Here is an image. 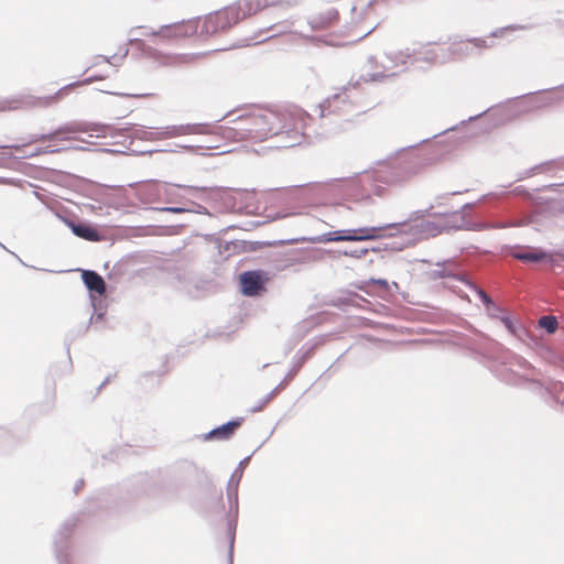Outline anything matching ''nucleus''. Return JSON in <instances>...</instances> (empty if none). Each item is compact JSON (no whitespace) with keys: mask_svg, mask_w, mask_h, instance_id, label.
<instances>
[{"mask_svg":"<svg viewBox=\"0 0 564 564\" xmlns=\"http://www.w3.org/2000/svg\"><path fill=\"white\" fill-rule=\"evenodd\" d=\"M338 10L330 6H321L310 18V25L315 31H324L335 26L339 22Z\"/></svg>","mask_w":564,"mask_h":564,"instance_id":"nucleus-5","label":"nucleus"},{"mask_svg":"<svg viewBox=\"0 0 564 564\" xmlns=\"http://www.w3.org/2000/svg\"><path fill=\"white\" fill-rule=\"evenodd\" d=\"M200 149H215V148H218L217 145H202L199 147Z\"/></svg>","mask_w":564,"mask_h":564,"instance_id":"nucleus-23","label":"nucleus"},{"mask_svg":"<svg viewBox=\"0 0 564 564\" xmlns=\"http://www.w3.org/2000/svg\"><path fill=\"white\" fill-rule=\"evenodd\" d=\"M469 43H471L475 47H478V48H487L490 46L485 39H480V37H475L473 40H469Z\"/></svg>","mask_w":564,"mask_h":564,"instance_id":"nucleus-18","label":"nucleus"},{"mask_svg":"<svg viewBox=\"0 0 564 564\" xmlns=\"http://www.w3.org/2000/svg\"><path fill=\"white\" fill-rule=\"evenodd\" d=\"M210 133L209 127L207 124L196 123V124H184L178 127H173L172 135H187V134H207Z\"/></svg>","mask_w":564,"mask_h":564,"instance_id":"nucleus-12","label":"nucleus"},{"mask_svg":"<svg viewBox=\"0 0 564 564\" xmlns=\"http://www.w3.org/2000/svg\"><path fill=\"white\" fill-rule=\"evenodd\" d=\"M240 119L246 128L249 141H263L286 128V126L281 124L279 115L272 111L246 113L241 115Z\"/></svg>","mask_w":564,"mask_h":564,"instance_id":"nucleus-1","label":"nucleus"},{"mask_svg":"<svg viewBox=\"0 0 564 564\" xmlns=\"http://www.w3.org/2000/svg\"><path fill=\"white\" fill-rule=\"evenodd\" d=\"M195 20L198 22V34L200 35L225 32L240 21L232 4Z\"/></svg>","mask_w":564,"mask_h":564,"instance_id":"nucleus-3","label":"nucleus"},{"mask_svg":"<svg viewBox=\"0 0 564 564\" xmlns=\"http://www.w3.org/2000/svg\"><path fill=\"white\" fill-rule=\"evenodd\" d=\"M419 232L427 238L440 235L445 228V223L442 219L422 220L416 225Z\"/></svg>","mask_w":564,"mask_h":564,"instance_id":"nucleus-9","label":"nucleus"},{"mask_svg":"<svg viewBox=\"0 0 564 564\" xmlns=\"http://www.w3.org/2000/svg\"><path fill=\"white\" fill-rule=\"evenodd\" d=\"M241 425V421H230L209 433V437L218 438V440H228L230 438L235 431Z\"/></svg>","mask_w":564,"mask_h":564,"instance_id":"nucleus-13","label":"nucleus"},{"mask_svg":"<svg viewBox=\"0 0 564 564\" xmlns=\"http://www.w3.org/2000/svg\"><path fill=\"white\" fill-rule=\"evenodd\" d=\"M281 2V0H239L232 7L236 9L239 20H242L267 8L279 6Z\"/></svg>","mask_w":564,"mask_h":564,"instance_id":"nucleus-6","label":"nucleus"},{"mask_svg":"<svg viewBox=\"0 0 564 564\" xmlns=\"http://www.w3.org/2000/svg\"><path fill=\"white\" fill-rule=\"evenodd\" d=\"M141 34L153 42H172L198 34V22L194 19L165 24L158 30H149L145 26L140 28Z\"/></svg>","mask_w":564,"mask_h":564,"instance_id":"nucleus-2","label":"nucleus"},{"mask_svg":"<svg viewBox=\"0 0 564 564\" xmlns=\"http://www.w3.org/2000/svg\"><path fill=\"white\" fill-rule=\"evenodd\" d=\"M229 123V126L219 127V133L223 138L232 142L249 141L240 116L231 120Z\"/></svg>","mask_w":564,"mask_h":564,"instance_id":"nucleus-8","label":"nucleus"},{"mask_svg":"<svg viewBox=\"0 0 564 564\" xmlns=\"http://www.w3.org/2000/svg\"><path fill=\"white\" fill-rule=\"evenodd\" d=\"M503 31H505L503 29L497 30V31L492 32L491 36L497 37V36L501 35L503 33Z\"/></svg>","mask_w":564,"mask_h":564,"instance_id":"nucleus-21","label":"nucleus"},{"mask_svg":"<svg viewBox=\"0 0 564 564\" xmlns=\"http://www.w3.org/2000/svg\"><path fill=\"white\" fill-rule=\"evenodd\" d=\"M384 4V0H372L362 10L367 17L376 14V7Z\"/></svg>","mask_w":564,"mask_h":564,"instance_id":"nucleus-16","label":"nucleus"},{"mask_svg":"<svg viewBox=\"0 0 564 564\" xmlns=\"http://www.w3.org/2000/svg\"><path fill=\"white\" fill-rule=\"evenodd\" d=\"M539 325L544 328L549 334L556 332L558 323L555 316L546 315L539 319Z\"/></svg>","mask_w":564,"mask_h":564,"instance_id":"nucleus-15","label":"nucleus"},{"mask_svg":"<svg viewBox=\"0 0 564 564\" xmlns=\"http://www.w3.org/2000/svg\"><path fill=\"white\" fill-rule=\"evenodd\" d=\"M481 296H482V299H484L485 301H488V296H487V294H486V293L481 292Z\"/></svg>","mask_w":564,"mask_h":564,"instance_id":"nucleus-24","label":"nucleus"},{"mask_svg":"<svg viewBox=\"0 0 564 564\" xmlns=\"http://www.w3.org/2000/svg\"><path fill=\"white\" fill-rule=\"evenodd\" d=\"M513 258L523 262H539L549 257V254L539 248H529L527 250L512 253Z\"/></svg>","mask_w":564,"mask_h":564,"instance_id":"nucleus-11","label":"nucleus"},{"mask_svg":"<svg viewBox=\"0 0 564 564\" xmlns=\"http://www.w3.org/2000/svg\"><path fill=\"white\" fill-rule=\"evenodd\" d=\"M73 232L76 236L84 238L86 240H89V241H98L99 240V234L97 232V230L87 225L73 226Z\"/></svg>","mask_w":564,"mask_h":564,"instance_id":"nucleus-14","label":"nucleus"},{"mask_svg":"<svg viewBox=\"0 0 564 564\" xmlns=\"http://www.w3.org/2000/svg\"><path fill=\"white\" fill-rule=\"evenodd\" d=\"M57 134H58V132L52 133L50 135H42L41 140H52V139H55L57 137Z\"/></svg>","mask_w":564,"mask_h":564,"instance_id":"nucleus-20","label":"nucleus"},{"mask_svg":"<svg viewBox=\"0 0 564 564\" xmlns=\"http://www.w3.org/2000/svg\"><path fill=\"white\" fill-rule=\"evenodd\" d=\"M377 26L378 22H371L368 30L360 37H365L366 35L370 34Z\"/></svg>","mask_w":564,"mask_h":564,"instance_id":"nucleus-19","label":"nucleus"},{"mask_svg":"<svg viewBox=\"0 0 564 564\" xmlns=\"http://www.w3.org/2000/svg\"><path fill=\"white\" fill-rule=\"evenodd\" d=\"M278 394V389H274L273 391H271L262 401L261 403L258 405V406H254L252 409L253 412H257V411H261L264 406H267V404H269L274 398L275 395Z\"/></svg>","mask_w":564,"mask_h":564,"instance_id":"nucleus-17","label":"nucleus"},{"mask_svg":"<svg viewBox=\"0 0 564 564\" xmlns=\"http://www.w3.org/2000/svg\"><path fill=\"white\" fill-rule=\"evenodd\" d=\"M169 210L172 212V213H181V212H183L182 208H169Z\"/></svg>","mask_w":564,"mask_h":564,"instance_id":"nucleus-22","label":"nucleus"},{"mask_svg":"<svg viewBox=\"0 0 564 564\" xmlns=\"http://www.w3.org/2000/svg\"><path fill=\"white\" fill-rule=\"evenodd\" d=\"M388 226H386L387 228ZM384 227H362L358 229L338 230L325 234L319 241L321 242H333V241H362V240H376L381 237L380 232Z\"/></svg>","mask_w":564,"mask_h":564,"instance_id":"nucleus-4","label":"nucleus"},{"mask_svg":"<svg viewBox=\"0 0 564 564\" xmlns=\"http://www.w3.org/2000/svg\"><path fill=\"white\" fill-rule=\"evenodd\" d=\"M267 278L260 271H248L240 275V284L243 294L253 296L263 289Z\"/></svg>","mask_w":564,"mask_h":564,"instance_id":"nucleus-7","label":"nucleus"},{"mask_svg":"<svg viewBox=\"0 0 564 564\" xmlns=\"http://www.w3.org/2000/svg\"><path fill=\"white\" fill-rule=\"evenodd\" d=\"M83 280L85 285L90 290L95 291L99 295H102L106 291V283L104 279L94 271H84Z\"/></svg>","mask_w":564,"mask_h":564,"instance_id":"nucleus-10","label":"nucleus"}]
</instances>
